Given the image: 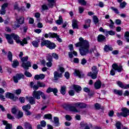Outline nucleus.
<instances>
[{
    "instance_id": "13",
    "label": "nucleus",
    "mask_w": 129,
    "mask_h": 129,
    "mask_svg": "<svg viewBox=\"0 0 129 129\" xmlns=\"http://www.w3.org/2000/svg\"><path fill=\"white\" fill-rule=\"evenodd\" d=\"M54 80H58L59 78H62L63 77V75L62 74L59 73L57 71H55L53 73Z\"/></svg>"
},
{
    "instance_id": "45",
    "label": "nucleus",
    "mask_w": 129,
    "mask_h": 129,
    "mask_svg": "<svg viewBox=\"0 0 129 129\" xmlns=\"http://www.w3.org/2000/svg\"><path fill=\"white\" fill-rule=\"evenodd\" d=\"M44 118L46 119H52V114H46L44 115Z\"/></svg>"
},
{
    "instance_id": "41",
    "label": "nucleus",
    "mask_w": 129,
    "mask_h": 129,
    "mask_svg": "<svg viewBox=\"0 0 129 129\" xmlns=\"http://www.w3.org/2000/svg\"><path fill=\"white\" fill-rule=\"evenodd\" d=\"M117 84L118 85V86H119V87H120L121 88H123L124 89H125V85H124L122 82H120V81H118L117 82Z\"/></svg>"
},
{
    "instance_id": "6",
    "label": "nucleus",
    "mask_w": 129,
    "mask_h": 129,
    "mask_svg": "<svg viewBox=\"0 0 129 129\" xmlns=\"http://www.w3.org/2000/svg\"><path fill=\"white\" fill-rule=\"evenodd\" d=\"M5 97L6 98H9L10 99H12L13 101H16L18 100V97L15 96V95L10 92H7L5 94Z\"/></svg>"
},
{
    "instance_id": "7",
    "label": "nucleus",
    "mask_w": 129,
    "mask_h": 129,
    "mask_svg": "<svg viewBox=\"0 0 129 129\" xmlns=\"http://www.w3.org/2000/svg\"><path fill=\"white\" fill-rule=\"evenodd\" d=\"M22 78H24V75L22 74H17L15 76L13 77V80L15 83H18L19 80H20Z\"/></svg>"
},
{
    "instance_id": "34",
    "label": "nucleus",
    "mask_w": 129,
    "mask_h": 129,
    "mask_svg": "<svg viewBox=\"0 0 129 129\" xmlns=\"http://www.w3.org/2000/svg\"><path fill=\"white\" fill-rule=\"evenodd\" d=\"M104 50L106 52H108V51H112L113 50V48L109 46V45H106L104 46Z\"/></svg>"
},
{
    "instance_id": "46",
    "label": "nucleus",
    "mask_w": 129,
    "mask_h": 129,
    "mask_svg": "<svg viewBox=\"0 0 129 129\" xmlns=\"http://www.w3.org/2000/svg\"><path fill=\"white\" fill-rule=\"evenodd\" d=\"M46 60L48 61H53V57L51 54H48L46 56Z\"/></svg>"
},
{
    "instance_id": "38",
    "label": "nucleus",
    "mask_w": 129,
    "mask_h": 129,
    "mask_svg": "<svg viewBox=\"0 0 129 129\" xmlns=\"http://www.w3.org/2000/svg\"><path fill=\"white\" fill-rule=\"evenodd\" d=\"M95 108L96 109H104V107L100 105V104L99 103H96L95 104Z\"/></svg>"
},
{
    "instance_id": "30",
    "label": "nucleus",
    "mask_w": 129,
    "mask_h": 129,
    "mask_svg": "<svg viewBox=\"0 0 129 129\" xmlns=\"http://www.w3.org/2000/svg\"><path fill=\"white\" fill-rule=\"evenodd\" d=\"M47 48H49L50 50H53V49H55V48H56V44L53 42H51L50 41Z\"/></svg>"
},
{
    "instance_id": "44",
    "label": "nucleus",
    "mask_w": 129,
    "mask_h": 129,
    "mask_svg": "<svg viewBox=\"0 0 129 129\" xmlns=\"http://www.w3.org/2000/svg\"><path fill=\"white\" fill-rule=\"evenodd\" d=\"M54 33H51L49 32L48 34H45L44 35V37L45 38H53V36L54 35Z\"/></svg>"
},
{
    "instance_id": "60",
    "label": "nucleus",
    "mask_w": 129,
    "mask_h": 129,
    "mask_svg": "<svg viewBox=\"0 0 129 129\" xmlns=\"http://www.w3.org/2000/svg\"><path fill=\"white\" fill-rule=\"evenodd\" d=\"M40 124L41 125V126H42V127H45V126H46L47 123H46V121H45V120H42L40 122Z\"/></svg>"
},
{
    "instance_id": "18",
    "label": "nucleus",
    "mask_w": 129,
    "mask_h": 129,
    "mask_svg": "<svg viewBox=\"0 0 129 129\" xmlns=\"http://www.w3.org/2000/svg\"><path fill=\"white\" fill-rule=\"evenodd\" d=\"M72 26L74 30H75V29H78V21L75 19H73Z\"/></svg>"
},
{
    "instance_id": "16",
    "label": "nucleus",
    "mask_w": 129,
    "mask_h": 129,
    "mask_svg": "<svg viewBox=\"0 0 129 129\" xmlns=\"http://www.w3.org/2000/svg\"><path fill=\"white\" fill-rule=\"evenodd\" d=\"M73 87L74 90H75V91H76V92L77 93H79V92L82 90V88H81V86L78 85H73Z\"/></svg>"
},
{
    "instance_id": "26",
    "label": "nucleus",
    "mask_w": 129,
    "mask_h": 129,
    "mask_svg": "<svg viewBox=\"0 0 129 129\" xmlns=\"http://www.w3.org/2000/svg\"><path fill=\"white\" fill-rule=\"evenodd\" d=\"M17 22L20 24V25H22V24H24L25 22V18L23 16H21L19 19H16Z\"/></svg>"
},
{
    "instance_id": "43",
    "label": "nucleus",
    "mask_w": 129,
    "mask_h": 129,
    "mask_svg": "<svg viewBox=\"0 0 129 129\" xmlns=\"http://www.w3.org/2000/svg\"><path fill=\"white\" fill-rule=\"evenodd\" d=\"M24 126L26 129H33V128L32 127V125H31V124H30V123H24Z\"/></svg>"
},
{
    "instance_id": "4",
    "label": "nucleus",
    "mask_w": 129,
    "mask_h": 129,
    "mask_svg": "<svg viewBox=\"0 0 129 129\" xmlns=\"http://www.w3.org/2000/svg\"><path fill=\"white\" fill-rule=\"evenodd\" d=\"M10 36H11L13 39L16 41L17 44H20L21 46H24L25 44H28V41H27L26 38L23 39L22 41L20 40V37L16 34L12 33L10 35Z\"/></svg>"
},
{
    "instance_id": "24",
    "label": "nucleus",
    "mask_w": 129,
    "mask_h": 129,
    "mask_svg": "<svg viewBox=\"0 0 129 129\" xmlns=\"http://www.w3.org/2000/svg\"><path fill=\"white\" fill-rule=\"evenodd\" d=\"M50 41L49 40H43L41 42V47H43V46H46L47 48L49 46V44H50Z\"/></svg>"
},
{
    "instance_id": "2",
    "label": "nucleus",
    "mask_w": 129,
    "mask_h": 129,
    "mask_svg": "<svg viewBox=\"0 0 129 129\" xmlns=\"http://www.w3.org/2000/svg\"><path fill=\"white\" fill-rule=\"evenodd\" d=\"M112 69L110 71V75L114 76L115 75V71L120 73L121 71H123L122 66L121 64L117 65L116 63H113L112 65Z\"/></svg>"
},
{
    "instance_id": "62",
    "label": "nucleus",
    "mask_w": 129,
    "mask_h": 129,
    "mask_svg": "<svg viewBox=\"0 0 129 129\" xmlns=\"http://www.w3.org/2000/svg\"><path fill=\"white\" fill-rule=\"evenodd\" d=\"M12 112L13 114H17V112H18V110L16 108H13L12 109Z\"/></svg>"
},
{
    "instance_id": "48",
    "label": "nucleus",
    "mask_w": 129,
    "mask_h": 129,
    "mask_svg": "<svg viewBox=\"0 0 129 129\" xmlns=\"http://www.w3.org/2000/svg\"><path fill=\"white\" fill-rule=\"evenodd\" d=\"M37 85L39 87H45L46 84L43 82H41L40 81L37 82Z\"/></svg>"
},
{
    "instance_id": "12",
    "label": "nucleus",
    "mask_w": 129,
    "mask_h": 129,
    "mask_svg": "<svg viewBox=\"0 0 129 129\" xmlns=\"http://www.w3.org/2000/svg\"><path fill=\"white\" fill-rule=\"evenodd\" d=\"M76 107H79V108L83 109L86 108L87 105L83 102H78L74 104Z\"/></svg>"
},
{
    "instance_id": "29",
    "label": "nucleus",
    "mask_w": 129,
    "mask_h": 129,
    "mask_svg": "<svg viewBox=\"0 0 129 129\" xmlns=\"http://www.w3.org/2000/svg\"><path fill=\"white\" fill-rule=\"evenodd\" d=\"M56 23L57 25H61L63 24V19L62 18V16H61V15L59 16L58 20L56 21Z\"/></svg>"
},
{
    "instance_id": "32",
    "label": "nucleus",
    "mask_w": 129,
    "mask_h": 129,
    "mask_svg": "<svg viewBox=\"0 0 129 129\" xmlns=\"http://www.w3.org/2000/svg\"><path fill=\"white\" fill-rule=\"evenodd\" d=\"M19 65H20V63L19 61H18V60L15 59L13 60V63L12 64V67L13 68H17Z\"/></svg>"
},
{
    "instance_id": "8",
    "label": "nucleus",
    "mask_w": 129,
    "mask_h": 129,
    "mask_svg": "<svg viewBox=\"0 0 129 129\" xmlns=\"http://www.w3.org/2000/svg\"><path fill=\"white\" fill-rule=\"evenodd\" d=\"M32 96L35 99H41V91H34L32 93Z\"/></svg>"
},
{
    "instance_id": "21",
    "label": "nucleus",
    "mask_w": 129,
    "mask_h": 129,
    "mask_svg": "<svg viewBox=\"0 0 129 129\" xmlns=\"http://www.w3.org/2000/svg\"><path fill=\"white\" fill-rule=\"evenodd\" d=\"M90 23H91V20L90 19L86 20L85 24L84 25V29H88L90 27Z\"/></svg>"
},
{
    "instance_id": "23",
    "label": "nucleus",
    "mask_w": 129,
    "mask_h": 129,
    "mask_svg": "<svg viewBox=\"0 0 129 129\" xmlns=\"http://www.w3.org/2000/svg\"><path fill=\"white\" fill-rule=\"evenodd\" d=\"M67 107L69 108L71 111H73L74 112H78V110L76 109V107L71 106V105H67Z\"/></svg>"
},
{
    "instance_id": "27",
    "label": "nucleus",
    "mask_w": 129,
    "mask_h": 129,
    "mask_svg": "<svg viewBox=\"0 0 129 129\" xmlns=\"http://www.w3.org/2000/svg\"><path fill=\"white\" fill-rule=\"evenodd\" d=\"M53 119L54 126H59V125H60V123L59 122V118H58L57 117H54Z\"/></svg>"
},
{
    "instance_id": "35",
    "label": "nucleus",
    "mask_w": 129,
    "mask_h": 129,
    "mask_svg": "<svg viewBox=\"0 0 129 129\" xmlns=\"http://www.w3.org/2000/svg\"><path fill=\"white\" fill-rule=\"evenodd\" d=\"M57 72H60L59 74H61V75H63V73L65 72V69L64 68L58 66V69L57 70Z\"/></svg>"
},
{
    "instance_id": "20",
    "label": "nucleus",
    "mask_w": 129,
    "mask_h": 129,
    "mask_svg": "<svg viewBox=\"0 0 129 129\" xmlns=\"http://www.w3.org/2000/svg\"><path fill=\"white\" fill-rule=\"evenodd\" d=\"M94 87L95 89H100L101 87V82L100 81H96L94 84Z\"/></svg>"
},
{
    "instance_id": "31",
    "label": "nucleus",
    "mask_w": 129,
    "mask_h": 129,
    "mask_svg": "<svg viewBox=\"0 0 129 129\" xmlns=\"http://www.w3.org/2000/svg\"><path fill=\"white\" fill-rule=\"evenodd\" d=\"M22 109H23L24 111H26L29 110V109H31V105L30 104H28L27 105L23 106L22 107Z\"/></svg>"
},
{
    "instance_id": "22",
    "label": "nucleus",
    "mask_w": 129,
    "mask_h": 129,
    "mask_svg": "<svg viewBox=\"0 0 129 129\" xmlns=\"http://www.w3.org/2000/svg\"><path fill=\"white\" fill-rule=\"evenodd\" d=\"M105 39H106L105 36H104L102 34H100L98 36L97 41L98 42H103L104 40H105Z\"/></svg>"
},
{
    "instance_id": "57",
    "label": "nucleus",
    "mask_w": 129,
    "mask_h": 129,
    "mask_svg": "<svg viewBox=\"0 0 129 129\" xmlns=\"http://www.w3.org/2000/svg\"><path fill=\"white\" fill-rule=\"evenodd\" d=\"M99 31L100 32H102V33H104L105 35H106V32L107 31V30L106 29H104L102 27H100L99 29Z\"/></svg>"
},
{
    "instance_id": "55",
    "label": "nucleus",
    "mask_w": 129,
    "mask_h": 129,
    "mask_svg": "<svg viewBox=\"0 0 129 129\" xmlns=\"http://www.w3.org/2000/svg\"><path fill=\"white\" fill-rule=\"evenodd\" d=\"M52 56L55 59V60H58L59 59V55L56 53H52Z\"/></svg>"
},
{
    "instance_id": "28",
    "label": "nucleus",
    "mask_w": 129,
    "mask_h": 129,
    "mask_svg": "<svg viewBox=\"0 0 129 129\" xmlns=\"http://www.w3.org/2000/svg\"><path fill=\"white\" fill-rule=\"evenodd\" d=\"M60 93L62 95L66 94V86H61L60 88Z\"/></svg>"
},
{
    "instance_id": "14",
    "label": "nucleus",
    "mask_w": 129,
    "mask_h": 129,
    "mask_svg": "<svg viewBox=\"0 0 129 129\" xmlns=\"http://www.w3.org/2000/svg\"><path fill=\"white\" fill-rule=\"evenodd\" d=\"M122 116L123 117H126L127 115H129V110L126 108H122Z\"/></svg>"
},
{
    "instance_id": "49",
    "label": "nucleus",
    "mask_w": 129,
    "mask_h": 129,
    "mask_svg": "<svg viewBox=\"0 0 129 129\" xmlns=\"http://www.w3.org/2000/svg\"><path fill=\"white\" fill-rule=\"evenodd\" d=\"M115 126L117 129H121V123L120 121L117 122Z\"/></svg>"
},
{
    "instance_id": "1",
    "label": "nucleus",
    "mask_w": 129,
    "mask_h": 129,
    "mask_svg": "<svg viewBox=\"0 0 129 129\" xmlns=\"http://www.w3.org/2000/svg\"><path fill=\"white\" fill-rule=\"evenodd\" d=\"M79 42L76 43L75 45L76 47H80L79 48L80 54L81 56H86L87 54H91L94 51V48L89 50V42L88 40H84L83 38L80 37Z\"/></svg>"
},
{
    "instance_id": "61",
    "label": "nucleus",
    "mask_w": 129,
    "mask_h": 129,
    "mask_svg": "<svg viewBox=\"0 0 129 129\" xmlns=\"http://www.w3.org/2000/svg\"><path fill=\"white\" fill-rule=\"evenodd\" d=\"M7 118H9V119H15V117L12 115V114L8 113L7 114Z\"/></svg>"
},
{
    "instance_id": "33",
    "label": "nucleus",
    "mask_w": 129,
    "mask_h": 129,
    "mask_svg": "<svg viewBox=\"0 0 129 129\" xmlns=\"http://www.w3.org/2000/svg\"><path fill=\"white\" fill-rule=\"evenodd\" d=\"M113 92L115 94H117V95H119V96L122 95V90L114 89Z\"/></svg>"
},
{
    "instance_id": "25",
    "label": "nucleus",
    "mask_w": 129,
    "mask_h": 129,
    "mask_svg": "<svg viewBox=\"0 0 129 129\" xmlns=\"http://www.w3.org/2000/svg\"><path fill=\"white\" fill-rule=\"evenodd\" d=\"M52 38H55L58 42H59V43H62V39L60 38V36L58 35L57 33H54Z\"/></svg>"
},
{
    "instance_id": "54",
    "label": "nucleus",
    "mask_w": 129,
    "mask_h": 129,
    "mask_svg": "<svg viewBox=\"0 0 129 129\" xmlns=\"http://www.w3.org/2000/svg\"><path fill=\"white\" fill-rule=\"evenodd\" d=\"M125 6H126V3H125V2H123V3H121L120 4V8L121 9H123V8H125Z\"/></svg>"
},
{
    "instance_id": "40",
    "label": "nucleus",
    "mask_w": 129,
    "mask_h": 129,
    "mask_svg": "<svg viewBox=\"0 0 129 129\" xmlns=\"http://www.w3.org/2000/svg\"><path fill=\"white\" fill-rule=\"evenodd\" d=\"M124 37L126 42L127 43H129V32L128 31H126V32H125Z\"/></svg>"
},
{
    "instance_id": "3",
    "label": "nucleus",
    "mask_w": 129,
    "mask_h": 129,
    "mask_svg": "<svg viewBox=\"0 0 129 129\" xmlns=\"http://www.w3.org/2000/svg\"><path fill=\"white\" fill-rule=\"evenodd\" d=\"M21 60L22 62V67L24 68L25 70H29V67H32V63L29 61H27L29 60L28 56H25L23 57H21Z\"/></svg>"
},
{
    "instance_id": "42",
    "label": "nucleus",
    "mask_w": 129,
    "mask_h": 129,
    "mask_svg": "<svg viewBox=\"0 0 129 129\" xmlns=\"http://www.w3.org/2000/svg\"><path fill=\"white\" fill-rule=\"evenodd\" d=\"M8 58L9 61H10L11 62H13V53H12V52H8Z\"/></svg>"
},
{
    "instance_id": "39",
    "label": "nucleus",
    "mask_w": 129,
    "mask_h": 129,
    "mask_svg": "<svg viewBox=\"0 0 129 129\" xmlns=\"http://www.w3.org/2000/svg\"><path fill=\"white\" fill-rule=\"evenodd\" d=\"M24 116V113L21 111H19L17 115L16 118L18 119H20V118H22Z\"/></svg>"
},
{
    "instance_id": "17",
    "label": "nucleus",
    "mask_w": 129,
    "mask_h": 129,
    "mask_svg": "<svg viewBox=\"0 0 129 129\" xmlns=\"http://www.w3.org/2000/svg\"><path fill=\"white\" fill-rule=\"evenodd\" d=\"M45 78V75L43 74H40L39 75H36L34 76V79L35 80H43Z\"/></svg>"
},
{
    "instance_id": "58",
    "label": "nucleus",
    "mask_w": 129,
    "mask_h": 129,
    "mask_svg": "<svg viewBox=\"0 0 129 129\" xmlns=\"http://www.w3.org/2000/svg\"><path fill=\"white\" fill-rule=\"evenodd\" d=\"M24 75L27 77H32V74L30 72H28V71H25Z\"/></svg>"
},
{
    "instance_id": "5",
    "label": "nucleus",
    "mask_w": 129,
    "mask_h": 129,
    "mask_svg": "<svg viewBox=\"0 0 129 129\" xmlns=\"http://www.w3.org/2000/svg\"><path fill=\"white\" fill-rule=\"evenodd\" d=\"M92 71L88 73V76L91 77L92 79H96L97 78V74H98V70L97 67L93 66L92 67Z\"/></svg>"
},
{
    "instance_id": "47",
    "label": "nucleus",
    "mask_w": 129,
    "mask_h": 129,
    "mask_svg": "<svg viewBox=\"0 0 129 129\" xmlns=\"http://www.w3.org/2000/svg\"><path fill=\"white\" fill-rule=\"evenodd\" d=\"M108 27H109L110 29H113L114 27V22H113L111 19H110V24L108 25Z\"/></svg>"
},
{
    "instance_id": "11",
    "label": "nucleus",
    "mask_w": 129,
    "mask_h": 129,
    "mask_svg": "<svg viewBox=\"0 0 129 129\" xmlns=\"http://www.w3.org/2000/svg\"><path fill=\"white\" fill-rule=\"evenodd\" d=\"M9 7V4L8 3H4L2 6V8L1 10V15H6V13H7V10H6V8Z\"/></svg>"
},
{
    "instance_id": "37",
    "label": "nucleus",
    "mask_w": 129,
    "mask_h": 129,
    "mask_svg": "<svg viewBox=\"0 0 129 129\" xmlns=\"http://www.w3.org/2000/svg\"><path fill=\"white\" fill-rule=\"evenodd\" d=\"M29 102L30 104H36V101H35V98L33 97H30L29 98Z\"/></svg>"
},
{
    "instance_id": "59",
    "label": "nucleus",
    "mask_w": 129,
    "mask_h": 129,
    "mask_svg": "<svg viewBox=\"0 0 129 129\" xmlns=\"http://www.w3.org/2000/svg\"><path fill=\"white\" fill-rule=\"evenodd\" d=\"M111 10H113L115 14H119V12L118 11V10L117 9L114 8V7H111Z\"/></svg>"
},
{
    "instance_id": "56",
    "label": "nucleus",
    "mask_w": 129,
    "mask_h": 129,
    "mask_svg": "<svg viewBox=\"0 0 129 129\" xmlns=\"http://www.w3.org/2000/svg\"><path fill=\"white\" fill-rule=\"evenodd\" d=\"M69 94L71 96H74V94H75V92L73 90H70L69 91Z\"/></svg>"
},
{
    "instance_id": "64",
    "label": "nucleus",
    "mask_w": 129,
    "mask_h": 129,
    "mask_svg": "<svg viewBox=\"0 0 129 129\" xmlns=\"http://www.w3.org/2000/svg\"><path fill=\"white\" fill-rule=\"evenodd\" d=\"M19 101L21 102V103H25V98L23 97H20Z\"/></svg>"
},
{
    "instance_id": "51",
    "label": "nucleus",
    "mask_w": 129,
    "mask_h": 129,
    "mask_svg": "<svg viewBox=\"0 0 129 129\" xmlns=\"http://www.w3.org/2000/svg\"><path fill=\"white\" fill-rule=\"evenodd\" d=\"M93 21L95 25H96L99 22V21L98 20V18H97V16H94L93 17Z\"/></svg>"
},
{
    "instance_id": "36",
    "label": "nucleus",
    "mask_w": 129,
    "mask_h": 129,
    "mask_svg": "<svg viewBox=\"0 0 129 129\" xmlns=\"http://www.w3.org/2000/svg\"><path fill=\"white\" fill-rule=\"evenodd\" d=\"M108 35H110V36H114L115 35V32L112 30L107 31L106 32L105 36H108Z\"/></svg>"
},
{
    "instance_id": "9",
    "label": "nucleus",
    "mask_w": 129,
    "mask_h": 129,
    "mask_svg": "<svg viewBox=\"0 0 129 129\" xmlns=\"http://www.w3.org/2000/svg\"><path fill=\"white\" fill-rule=\"evenodd\" d=\"M74 75V76H78L79 78H83V77H84V74L83 73L78 70H75Z\"/></svg>"
},
{
    "instance_id": "19",
    "label": "nucleus",
    "mask_w": 129,
    "mask_h": 129,
    "mask_svg": "<svg viewBox=\"0 0 129 129\" xmlns=\"http://www.w3.org/2000/svg\"><path fill=\"white\" fill-rule=\"evenodd\" d=\"M2 122L4 125H6L5 129H12L13 127V125L8 123V121L6 120H3Z\"/></svg>"
},
{
    "instance_id": "52",
    "label": "nucleus",
    "mask_w": 129,
    "mask_h": 129,
    "mask_svg": "<svg viewBox=\"0 0 129 129\" xmlns=\"http://www.w3.org/2000/svg\"><path fill=\"white\" fill-rule=\"evenodd\" d=\"M32 45L35 48H38L39 47V43L37 41H33L32 42Z\"/></svg>"
},
{
    "instance_id": "63",
    "label": "nucleus",
    "mask_w": 129,
    "mask_h": 129,
    "mask_svg": "<svg viewBox=\"0 0 129 129\" xmlns=\"http://www.w3.org/2000/svg\"><path fill=\"white\" fill-rule=\"evenodd\" d=\"M79 12L80 14H82L84 12V8L81 7H79Z\"/></svg>"
},
{
    "instance_id": "50",
    "label": "nucleus",
    "mask_w": 129,
    "mask_h": 129,
    "mask_svg": "<svg viewBox=\"0 0 129 129\" xmlns=\"http://www.w3.org/2000/svg\"><path fill=\"white\" fill-rule=\"evenodd\" d=\"M79 4L82 6H86V2L85 0H78Z\"/></svg>"
},
{
    "instance_id": "53",
    "label": "nucleus",
    "mask_w": 129,
    "mask_h": 129,
    "mask_svg": "<svg viewBox=\"0 0 129 129\" xmlns=\"http://www.w3.org/2000/svg\"><path fill=\"white\" fill-rule=\"evenodd\" d=\"M40 96L42 97V99H44V100H46V95H45V93L42 92V91H40Z\"/></svg>"
},
{
    "instance_id": "15",
    "label": "nucleus",
    "mask_w": 129,
    "mask_h": 129,
    "mask_svg": "<svg viewBox=\"0 0 129 129\" xmlns=\"http://www.w3.org/2000/svg\"><path fill=\"white\" fill-rule=\"evenodd\" d=\"M5 37L9 43L10 45H13L14 44V40L12 39V36L10 34H5Z\"/></svg>"
},
{
    "instance_id": "10",
    "label": "nucleus",
    "mask_w": 129,
    "mask_h": 129,
    "mask_svg": "<svg viewBox=\"0 0 129 129\" xmlns=\"http://www.w3.org/2000/svg\"><path fill=\"white\" fill-rule=\"evenodd\" d=\"M51 92H53V94L56 96L57 93H58V89L57 88H53L51 87H49L46 90L47 93H51Z\"/></svg>"
}]
</instances>
